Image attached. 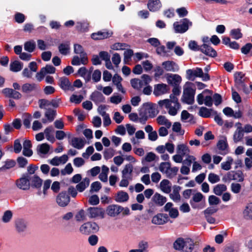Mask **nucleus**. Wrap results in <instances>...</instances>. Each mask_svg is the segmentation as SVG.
<instances>
[{
    "label": "nucleus",
    "mask_w": 252,
    "mask_h": 252,
    "mask_svg": "<svg viewBox=\"0 0 252 252\" xmlns=\"http://www.w3.org/2000/svg\"><path fill=\"white\" fill-rule=\"evenodd\" d=\"M56 68L52 65H47L42 67L39 72L36 74L35 77L38 81H42L45 76L47 74H54L55 72Z\"/></svg>",
    "instance_id": "11"
},
{
    "label": "nucleus",
    "mask_w": 252,
    "mask_h": 252,
    "mask_svg": "<svg viewBox=\"0 0 252 252\" xmlns=\"http://www.w3.org/2000/svg\"><path fill=\"white\" fill-rule=\"evenodd\" d=\"M23 66V64L17 61H15L10 64V69L13 72H18L20 71Z\"/></svg>",
    "instance_id": "50"
},
{
    "label": "nucleus",
    "mask_w": 252,
    "mask_h": 252,
    "mask_svg": "<svg viewBox=\"0 0 252 252\" xmlns=\"http://www.w3.org/2000/svg\"><path fill=\"white\" fill-rule=\"evenodd\" d=\"M68 157L66 155H63L61 157H55L49 161V163L54 166H59L65 164L68 160Z\"/></svg>",
    "instance_id": "20"
},
{
    "label": "nucleus",
    "mask_w": 252,
    "mask_h": 252,
    "mask_svg": "<svg viewBox=\"0 0 252 252\" xmlns=\"http://www.w3.org/2000/svg\"><path fill=\"white\" fill-rule=\"evenodd\" d=\"M109 168L105 165L102 166L101 172L99 175V179L103 182H107L108 180V174Z\"/></svg>",
    "instance_id": "47"
},
{
    "label": "nucleus",
    "mask_w": 252,
    "mask_h": 252,
    "mask_svg": "<svg viewBox=\"0 0 252 252\" xmlns=\"http://www.w3.org/2000/svg\"><path fill=\"white\" fill-rule=\"evenodd\" d=\"M244 218L246 220H252V202L247 204L243 211Z\"/></svg>",
    "instance_id": "36"
},
{
    "label": "nucleus",
    "mask_w": 252,
    "mask_h": 252,
    "mask_svg": "<svg viewBox=\"0 0 252 252\" xmlns=\"http://www.w3.org/2000/svg\"><path fill=\"white\" fill-rule=\"evenodd\" d=\"M159 187L163 192L169 193L171 190L172 184L168 180L164 179L160 183Z\"/></svg>",
    "instance_id": "31"
},
{
    "label": "nucleus",
    "mask_w": 252,
    "mask_h": 252,
    "mask_svg": "<svg viewBox=\"0 0 252 252\" xmlns=\"http://www.w3.org/2000/svg\"><path fill=\"white\" fill-rule=\"evenodd\" d=\"M131 86L135 90H140L144 86L143 81L139 79H132L130 80Z\"/></svg>",
    "instance_id": "48"
},
{
    "label": "nucleus",
    "mask_w": 252,
    "mask_h": 252,
    "mask_svg": "<svg viewBox=\"0 0 252 252\" xmlns=\"http://www.w3.org/2000/svg\"><path fill=\"white\" fill-rule=\"evenodd\" d=\"M148 117L143 109L139 113V117L138 121L142 124H145L148 119Z\"/></svg>",
    "instance_id": "62"
},
{
    "label": "nucleus",
    "mask_w": 252,
    "mask_h": 252,
    "mask_svg": "<svg viewBox=\"0 0 252 252\" xmlns=\"http://www.w3.org/2000/svg\"><path fill=\"white\" fill-rule=\"evenodd\" d=\"M192 23L188 18H184L173 24V29L176 33H183L186 32L189 27H191Z\"/></svg>",
    "instance_id": "5"
},
{
    "label": "nucleus",
    "mask_w": 252,
    "mask_h": 252,
    "mask_svg": "<svg viewBox=\"0 0 252 252\" xmlns=\"http://www.w3.org/2000/svg\"><path fill=\"white\" fill-rule=\"evenodd\" d=\"M203 54L211 57H216L217 52L211 46L204 43L201 46V51Z\"/></svg>",
    "instance_id": "21"
},
{
    "label": "nucleus",
    "mask_w": 252,
    "mask_h": 252,
    "mask_svg": "<svg viewBox=\"0 0 252 252\" xmlns=\"http://www.w3.org/2000/svg\"><path fill=\"white\" fill-rule=\"evenodd\" d=\"M133 167L131 164H126L122 171V177L132 178Z\"/></svg>",
    "instance_id": "41"
},
{
    "label": "nucleus",
    "mask_w": 252,
    "mask_h": 252,
    "mask_svg": "<svg viewBox=\"0 0 252 252\" xmlns=\"http://www.w3.org/2000/svg\"><path fill=\"white\" fill-rule=\"evenodd\" d=\"M35 48V42L33 40H30L25 42L24 44V49L26 51L29 52L33 51Z\"/></svg>",
    "instance_id": "56"
},
{
    "label": "nucleus",
    "mask_w": 252,
    "mask_h": 252,
    "mask_svg": "<svg viewBox=\"0 0 252 252\" xmlns=\"http://www.w3.org/2000/svg\"><path fill=\"white\" fill-rule=\"evenodd\" d=\"M90 218H100L103 219L105 216L104 210L100 207H90L87 209Z\"/></svg>",
    "instance_id": "12"
},
{
    "label": "nucleus",
    "mask_w": 252,
    "mask_h": 252,
    "mask_svg": "<svg viewBox=\"0 0 252 252\" xmlns=\"http://www.w3.org/2000/svg\"><path fill=\"white\" fill-rule=\"evenodd\" d=\"M161 4L159 0H149L148 7L151 11L158 10L161 7Z\"/></svg>",
    "instance_id": "38"
},
{
    "label": "nucleus",
    "mask_w": 252,
    "mask_h": 252,
    "mask_svg": "<svg viewBox=\"0 0 252 252\" xmlns=\"http://www.w3.org/2000/svg\"><path fill=\"white\" fill-rule=\"evenodd\" d=\"M37 85L35 83H26L22 86V90L24 93H29L37 89Z\"/></svg>",
    "instance_id": "45"
},
{
    "label": "nucleus",
    "mask_w": 252,
    "mask_h": 252,
    "mask_svg": "<svg viewBox=\"0 0 252 252\" xmlns=\"http://www.w3.org/2000/svg\"><path fill=\"white\" fill-rule=\"evenodd\" d=\"M29 180L30 182V186L32 187L40 189L42 184V180L36 175L30 176Z\"/></svg>",
    "instance_id": "25"
},
{
    "label": "nucleus",
    "mask_w": 252,
    "mask_h": 252,
    "mask_svg": "<svg viewBox=\"0 0 252 252\" xmlns=\"http://www.w3.org/2000/svg\"><path fill=\"white\" fill-rule=\"evenodd\" d=\"M173 248L180 252H192L194 242L189 238H179L174 242Z\"/></svg>",
    "instance_id": "2"
},
{
    "label": "nucleus",
    "mask_w": 252,
    "mask_h": 252,
    "mask_svg": "<svg viewBox=\"0 0 252 252\" xmlns=\"http://www.w3.org/2000/svg\"><path fill=\"white\" fill-rule=\"evenodd\" d=\"M217 147L221 151L220 152L221 155H225L228 153V145L225 138H223L219 141Z\"/></svg>",
    "instance_id": "26"
},
{
    "label": "nucleus",
    "mask_w": 252,
    "mask_h": 252,
    "mask_svg": "<svg viewBox=\"0 0 252 252\" xmlns=\"http://www.w3.org/2000/svg\"><path fill=\"white\" fill-rule=\"evenodd\" d=\"M148 118H154L157 115L156 109L153 107H148L144 109Z\"/></svg>",
    "instance_id": "61"
},
{
    "label": "nucleus",
    "mask_w": 252,
    "mask_h": 252,
    "mask_svg": "<svg viewBox=\"0 0 252 252\" xmlns=\"http://www.w3.org/2000/svg\"><path fill=\"white\" fill-rule=\"evenodd\" d=\"M58 48L61 54L62 55H66L68 53L69 51V42L62 43L59 45Z\"/></svg>",
    "instance_id": "51"
},
{
    "label": "nucleus",
    "mask_w": 252,
    "mask_h": 252,
    "mask_svg": "<svg viewBox=\"0 0 252 252\" xmlns=\"http://www.w3.org/2000/svg\"><path fill=\"white\" fill-rule=\"evenodd\" d=\"M120 206L118 205H109L106 210L107 214L111 217H115L120 214Z\"/></svg>",
    "instance_id": "22"
},
{
    "label": "nucleus",
    "mask_w": 252,
    "mask_h": 252,
    "mask_svg": "<svg viewBox=\"0 0 252 252\" xmlns=\"http://www.w3.org/2000/svg\"><path fill=\"white\" fill-rule=\"evenodd\" d=\"M212 113L216 114V112L211 109H208L205 107H201L199 111V115L204 118L210 117Z\"/></svg>",
    "instance_id": "44"
},
{
    "label": "nucleus",
    "mask_w": 252,
    "mask_h": 252,
    "mask_svg": "<svg viewBox=\"0 0 252 252\" xmlns=\"http://www.w3.org/2000/svg\"><path fill=\"white\" fill-rule=\"evenodd\" d=\"M74 56L72 60L71 63L74 65H79L81 64H86L88 63V59L86 56L80 57Z\"/></svg>",
    "instance_id": "43"
},
{
    "label": "nucleus",
    "mask_w": 252,
    "mask_h": 252,
    "mask_svg": "<svg viewBox=\"0 0 252 252\" xmlns=\"http://www.w3.org/2000/svg\"><path fill=\"white\" fill-rule=\"evenodd\" d=\"M133 55V51L131 49L126 50L124 53V62L125 64H128L132 56Z\"/></svg>",
    "instance_id": "55"
},
{
    "label": "nucleus",
    "mask_w": 252,
    "mask_h": 252,
    "mask_svg": "<svg viewBox=\"0 0 252 252\" xmlns=\"http://www.w3.org/2000/svg\"><path fill=\"white\" fill-rule=\"evenodd\" d=\"M157 123L160 125H164L167 128L171 127V123L164 116H159L157 119Z\"/></svg>",
    "instance_id": "46"
},
{
    "label": "nucleus",
    "mask_w": 252,
    "mask_h": 252,
    "mask_svg": "<svg viewBox=\"0 0 252 252\" xmlns=\"http://www.w3.org/2000/svg\"><path fill=\"white\" fill-rule=\"evenodd\" d=\"M181 188L179 186H175L173 188L172 192L170 194V198L174 202H178L180 201L181 196L179 191Z\"/></svg>",
    "instance_id": "33"
},
{
    "label": "nucleus",
    "mask_w": 252,
    "mask_h": 252,
    "mask_svg": "<svg viewBox=\"0 0 252 252\" xmlns=\"http://www.w3.org/2000/svg\"><path fill=\"white\" fill-rule=\"evenodd\" d=\"M233 163V158L230 156H228L226 158L225 160L221 163V168L222 170L228 171L231 169V165Z\"/></svg>",
    "instance_id": "34"
},
{
    "label": "nucleus",
    "mask_w": 252,
    "mask_h": 252,
    "mask_svg": "<svg viewBox=\"0 0 252 252\" xmlns=\"http://www.w3.org/2000/svg\"><path fill=\"white\" fill-rule=\"evenodd\" d=\"M244 179V175L241 171L228 172L222 178L224 182H229L231 180H235L238 182H243Z\"/></svg>",
    "instance_id": "7"
},
{
    "label": "nucleus",
    "mask_w": 252,
    "mask_h": 252,
    "mask_svg": "<svg viewBox=\"0 0 252 252\" xmlns=\"http://www.w3.org/2000/svg\"><path fill=\"white\" fill-rule=\"evenodd\" d=\"M235 126L236 127V129L233 134V139L234 143H237L242 140L244 134L242 124L238 122L236 123Z\"/></svg>",
    "instance_id": "14"
},
{
    "label": "nucleus",
    "mask_w": 252,
    "mask_h": 252,
    "mask_svg": "<svg viewBox=\"0 0 252 252\" xmlns=\"http://www.w3.org/2000/svg\"><path fill=\"white\" fill-rule=\"evenodd\" d=\"M227 189L226 186L224 184H218L213 189L214 193L217 195H220Z\"/></svg>",
    "instance_id": "53"
},
{
    "label": "nucleus",
    "mask_w": 252,
    "mask_h": 252,
    "mask_svg": "<svg viewBox=\"0 0 252 252\" xmlns=\"http://www.w3.org/2000/svg\"><path fill=\"white\" fill-rule=\"evenodd\" d=\"M231 36L235 39H238L242 37V34L239 29H233L230 31Z\"/></svg>",
    "instance_id": "59"
},
{
    "label": "nucleus",
    "mask_w": 252,
    "mask_h": 252,
    "mask_svg": "<svg viewBox=\"0 0 252 252\" xmlns=\"http://www.w3.org/2000/svg\"><path fill=\"white\" fill-rule=\"evenodd\" d=\"M85 140L82 138H73L71 141V145L75 148L78 149H82L85 145Z\"/></svg>",
    "instance_id": "40"
},
{
    "label": "nucleus",
    "mask_w": 252,
    "mask_h": 252,
    "mask_svg": "<svg viewBox=\"0 0 252 252\" xmlns=\"http://www.w3.org/2000/svg\"><path fill=\"white\" fill-rule=\"evenodd\" d=\"M244 74L241 72H237L234 74L235 86L239 90H242L247 93L248 89L244 83Z\"/></svg>",
    "instance_id": "10"
},
{
    "label": "nucleus",
    "mask_w": 252,
    "mask_h": 252,
    "mask_svg": "<svg viewBox=\"0 0 252 252\" xmlns=\"http://www.w3.org/2000/svg\"><path fill=\"white\" fill-rule=\"evenodd\" d=\"M23 154L26 157H30L32 156L33 152L31 149L32 145L31 141L25 140L23 142Z\"/></svg>",
    "instance_id": "28"
},
{
    "label": "nucleus",
    "mask_w": 252,
    "mask_h": 252,
    "mask_svg": "<svg viewBox=\"0 0 252 252\" xmlns=\"http://www.w3.org/2000/svg\"><path fill=\"white\" fill-rule=\"evenodd\" d=\"M2 93L6 97H11L14 99H19L21 97L20 93L10 88H5L2 91Z\"/></svg>",
    "instance_id": "23"
},
{
    "label": "nucleus",
    "mask_w": 252,
    "mask_h": 252,
    "mask_svg": "<svg viewBox=\"0 0 252 252\" xmlns=\"http://www.w3.org/2000/svg\"><path fill=\"white\" fill-rule=\"evenodd\" d=\"M212 93L206 90L202 93L199 94L197 96V101L199 105L204 103L206 106L211 107L213 104Z\"/></svg>",
    "instance_id": "6"
},
{
    "label": "nucleus",
    "mask_w": 252,
    "mask_h": 252,
    "mask_svg": "<svg viewBox=\"0 0 252 252\" xmlns=\"http://www.w3.org/2000/svg\"><path fill=\"white\" fill-rule=\"evenodd\" d=\"M90 99L96 104L104 102L105 97L99 92L94 91L90 95Z\"/></svg>",
    "instance_id": "24"
},
{
    "label": "nucleus",
    "mask_w": 252,
    "mask_h": 252,
    "mask_svg": "<svg viewBox=\"0 0 252 252\" xmlns=\"http://www.w3.org/2000/svg\"><path fill=\"white\" fill-rule=\"evenodd\" d=\"M169 220L167 215L164 214H158L153 217L152 222L153 224L157 225H162Z\"/></svg>",
    "instance_id": "16"
},
{
    "label": "nucleus",
    "mask_w": 252,
    "mask_h": 252,
    "mask_svg": "<svg viewBox=\"0 0 252 252\" xmlns=\"http://www.w3.org/2000/svg\"><path fill=\"white\" fill-rule=\"evenodd\" d=\"M75 218L77 221L85 220L86 218L85 211L83 210H80L75 215Z\"/></svg>",
    "instance_id": "57"
},
{
    "label": "nucleus",
    "mask_w": 252,
    "mask_h": 252,
    "mask_svg": "<svg viewBox=\"0 0 252 252\" xmlns=\"http://www.w3.org/2000/svg\"><path fill=\"white\" fill-rule=\"evenodd\" d=\"M30 176L28 174H23L21 178L17 179L15 184L17 188L23 190H27L30 188Z\"/></svg>",
    "instance_id": "9"
},
{
    "label": "nucleus",
    "mask_w": 252,
    "mask_h": 252,
    "mask_svg": "<svg viewBox=\"0 0 252 252\" xmlns=\"http://www.w3.org/2000/svg\"><path fill=\"white\" fill-rule=\"evenodd\" d=\"M50 146L47 143L38 145L36 147V152L38 155L43 156L49 152Z\"/></svg>",
    "instance_id": "30"
},
{
    "label": "nucleus",
    "mask_w": 252,
    "mask_h": 252,
    "mask_svg": "<svg viewBox=\"0 0 252 252\" xmlns=\"http://www.w3.org/2000/svg\"><path fill=\"white\" fill-rule=\"evenodd\" d=\"M158 169L162 173L165 174L166 177L170 179L175 177L179 170L177 167H172L169 162H161L159 164Z\"/></svg>",
    "instance_id": "4"
},
{
    "label": "nucleus",
    "mask_w": 252,
    "mask_h": 252,
    "mask_svg": "<svg viewBox=\"0 0 252 252\" xmlns=\"http://www.w3.org/2000/svg\"><path fill=\"white\" fill-rule=\"evenodd\" d=\"M170 99L159 100L158 102L160 107H165L168 110L169 115L175 116L180 108V105L178 102V98L173 94H170Z\"/></svg>",
    "instance_id": "1"
},
{
    "label": "nucleus",
    "mask_w": 252,
    "mask_h": 252,
    "mask_svg": "<svg viewBox=\"0 0 252 252\" xmlns=\"http://www.w3.org/2000/svg\"><path fill=\"white\" fill-rule=\"evenodd\" d=\"M58 84L60 87L64 91L71 90L72 88L68 79L65 77L60 78Z\"/></svg>",
    "instance_id": "27"
},
{
    "label": "nucleus",
    "mask_w": 252,
    "mask_h": 252,
    "mask_svg": "<svg viewBox=\"0 0 252 252\" xmlns=\"http://www.w3.org/2000/svg\"><path fill=\"white\" fill-rule=\"evenodd\" d=\"M15 225L17 230L19 232H23L25 231L27 227V222L22 219L17 220L16 221Z\"/></svg>",
    "instance_id": "52"
},
{
    "label": "nucleus",
    "mask_w": 252,
    "mask_h": 252,
    "mask_svg": "<svg viewBox=\"0 0 252 252\" xmlns=\"http://www.w3.org/2000/svg\"><path fill=\"white\" fill-rule=\"evenodd\" d=\"M122 77L118 74H115L112 78L113 83L116 86L118 90L121 93L125 94L126 92L122 85Z\"/></svg>",
    "instance_id": "32"
},
{
    "label": "nucleus",
    "mask_w": 252,
    "mask_h": 252,
    "mask_svg": "<svg viewBox=\"0 0 252 252\" xmlns=\"http://www.w3.org/2000/svg\"><path fill=\"white\" fill-rule=\"evenodd\" d=\"M153 202L157 205L161 206L167 201L166 198L158 193H156L153 198Z\"/></svg>",
    "instance_id": "35"
},
{
    "label": "nucleus",
    "mask_w": 252,
    "mask_h": 252,
    "mask_svg": "<svg viewBox=\"0 0 252 252\" xmlns=\"http://www.w3.org/2000/svg\"><path fill=\"white\" fill-rule=\"evenodd\" d=\"M166 79L167 83L172 86H177L182 81L181 77L178 74H167Z\"/></svg>",
    "instance_id": "17"
},
{
    "label": "nucleus",
    "mask_w": 252,
    "mask_h": 252,
    "mask_svg": "<svg viewBox=\"0 0 252 252\" xmlns=\"http://www.w3.org/2000/svg\"><path fill=\"white\" fill-rule=\"evenodd\" d=\"M181 120L184 123H189L190 124L195 123L193 116L186 110H183L182 112Z\"/></svg>",
    "instance_id": "37"
},
{
    "label": "nucleus",
    "mask_w": 252,
    "mask_h": 252,
    "mask_svg": "<svg viewBox=\"0 0 252 252\" xmlns=\"http://www.w3.org/2000/svg\"><path fill=\"white\" fill-rule=\"evenodd\" d=\"M129 199L128 193L124 191H119L115 195V200L117 202L122 203L126 202Z\"/></svg>",
    "instance_id": "29"
},
{
    "label": "nucleus",
    "mask_w": 252,
    "mask_h": 252,
    "mask_svg": "<svg viewBox=\"0 0 252 252\" xmlns=\"http://www.w3.org/2000/svg\"><path fill=\"white\" fill-rule=\"evenodd\" d=\"M90 184V180L88 178L84 179L80 183L77 185L76 189L79 192H82L88 187Z\"/></svg>",
    "instance_id": "49"
},
{
    "label": "nucleus",
    "mask_w": 252,
    "mask_h": 252,
    "mask_svg": "<svg viewBox=\"0 0 252 252\" xmlns=\"http://www.w3.org/2000/svg\"><path fill=\"white\" fill-rule=\"evenodd\" d=\"M79 230L81 233L88 235L97 232L99 230V226L96 222H87L80 227Z\"/></svg>",
    "instance_id": "8"
},
{
    "label": "nucleus",
    "mask_w": 252,
    "mask_h": 252,
    "mask_svg": "<svg viewBox=\"0 0 252 252\" xmlns=\"http://www.w3.org/2000/svg\"><path fill=\"white\" fill-rule=\"evenodd\" d=\"M220 180L219 175L214 173H211L208 175V181L212 184H215Z\"/></svg>",
    "instance_id": "63"
},
{
    "label": "nucleus",
    "mask_w": 252,
    "mask_h": 252,
    "mask_svg": "<svg viewBox=\"0 0 252 252\" xmlns=\"http://www.w3.org/2000/svg\"><path fill=\"white\" fill-rule=\"evenodd\" d=\"M56 115V111L52 109H48L45 113V116L47 119L49 123L52 122L54 120Z\"/></svg>",
    "instance_id": "54"
},
{
    "label": "nucleus",
    "mask_w": 252,
    "mask_h": 252,
    "mask_svg": "<svg viewBox=\"0 0 252 252\" xmlns=\"http://www.w3.org/2000/svg\"><path fill=\"white\" fill-rule=\"evenodd\" d=\"M157 156L153 152H149L147 154L144 159H143L142 161V163L144 161L147 162H152L154 161L156 159Z\"/></svg>",
    "instance_id": "58"
},
{
    "label": "nucleus",
    "mask_w": 252,
    "mask_h": 252,
    "mask_svg": "<svg viewBox=\"0 0 252 252\" xmlns=\"http://www.w3.org/2000/svg\"><path fill=\"white\" fill-rule=\"evenodd\" d=\"M83 99V96L82 95L72 94L70 97V101L75 104L80 103Z\"/></svg>",
    "instance_id": "60"
},
{
    "label": "nucleus",
    "mask_w": 252,
    "mask_h": 252,
    "mask_svg": "<svg viewBox=\"0 0 252 252\" xmlns=\"http://www.w3.org/2000/svg\"><path fill=\"white\" fill-rule=\"evenodd\" d=\"M195 92V89L193 88V84L190 82L186 83L184 86L182 101L188 104H192L194 101Z\"/></svg>",
    "instance_id": "3"
},
{
    "label": "nucleus",
    "mask_w": 252,
    "mask_h": 252,
    "mask_svg": "<svg viewBox=\"0 0 252 252\" xmlns=\"http://www.w3.org/2000/svg\"><path fill=\"white\" fill-rule=\"evenodd\" d=\"M161 65L166 71L175 72L178 71L179 69L178 65L173 61H165L162 63Z\"/></svg>",
    "instance_id": "15"
},
{
    "label": "nucleus",
    "mask_w": 252,
    "mask_h": 252,
    "mask_svg": "<svg viewBox=\"0 0 252 252\" xmlns=\"http://www.w3.org/2000/svg\"><path fill=\"white\" fill-rule=\"evenodd\" d=\"M57 203L62 207L66 206L70 201V197L65 192H62L57 197Z\"/></svg>",
    "instance_id": "18"
},
{
    "label": "nucleus",
    "mask_w": 252,
    "mask_h": 252,
    "mask_svg": "<svg viewBox=\"0 0 252 252\" xmlns=\"http://www.w3.org/2000/svg\"><path fill=\"white\" fill-rule=\"evenodd\" d=\"M169 88L167 85L164 83H159L154 86L153 94L158 96L168 93Z\"/></svg>",
    "instance_id": "13"
},
{
    "label": "nucleus",
    "mask_w": 252,
    "mask_h": 252,
    "mask_svg": "<svg viewBox=\"0 0 252 252\" xmlns=\"http://www.w3.org/2000/svg\"><path fill=\"white\" fill-rule=\"evenodd\" d=\"M193 71L194 77H200L204 81H206L210 79L209 75L207 73L204 74L202 69L200 68H196L193 69Z\"/></svg>",
    "instance_id": "42"
},
{
    "label": "nucleus",
    "mask_w": 252,
    "mask_h": 252,
    "mask_svg": "<svg viewBox=\"0 0 252 252\" xmlns=\"http://www.w3.org/2000/svg\"><path fill=\"white\" fill-rule=\"evenodd\" d=\"M122 97L120 95L113 94L110 97V101L113 104H118L121 102Z\"/></svg>",
    "instance_id": "64"
},
{
    "label": "nucleus",
    "mask_w": 252,
    "mask_h": 252,
    "mask_svg": "<svg viewBox=\"0 0 252 252\" xmlns=\"http://www.w3.org/2000/svg\"><path fill=\"white\" fill-rule=\"evenodd\" d=\"M113 34L112 31H104L103 32L99 31L95 33H93L91 35V37L94 40H101L111 37Z\"/></svg>",
    "instance_id": "19"
},
{
    "label": "nucleus",
    "mask_w": 252,
    "mask_h": 252,
    "mask_svg": "<svg viewBox=\"0 0 252 252\" xmlns=\"http://www.w3.org/2000/svg\"><path fill=\"white\" fill-rule=\"evenodd\" d=\"M177 153L182 155L183 157L188 155L190 153L189 147L184 144H178L176 147Z\"/></svg>",
    "instance_id": "39"
}]
</instances>
